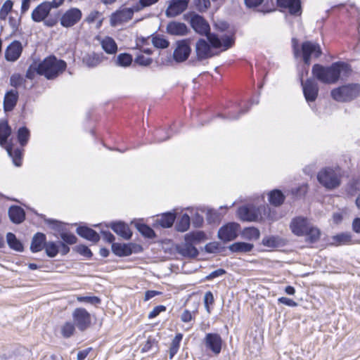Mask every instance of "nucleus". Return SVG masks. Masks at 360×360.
<instances>
[{
    "instance_id": "b1692460",
    "label": "nucleus",
    "mask_w": 360,
    "mask_h": 360,
    "mask_svg": "<svg viewBox=\"0 0 360 360\" xmlns=\"http://www.w3.org/2000/svg\"><path fill=\"white\" fill-rule=\"evenodd\" d=\"M76 232L79 236L93 243H97L100 240L99 234L94 229L87 226H80L77 228Z\"/></svg>"
},
{
    "instance_id": "20e7f679",
    "label": "nucleus",
    "mask_w": 360,
    "mask_h": 360,
    "mask_svg": "<svg viewBox=\"0 0 360 360\" xmlns=\"http://www.w3.org/2000/svg\"><path fill=\"white\" fill-rule=\"evenodd\" d=\"M331 97L338 102L346 103L356 99L360 96V84L349 83L333 89Z\"/></svg>"
},
{
    "instance_id": "a211bd4d",
    "label": "nucleus",
    "mask_w": 360,
    "mask_h": 360,
    "mask_svg": "<svg viewBox=\"0 0 360 360\" xmlns=\"http://www.w3.org/2000/svg\"><path fill=\"white\" fill-rule=\"evenodd\" d=\"M238 214L244 221H256L259 217V210L255 207L243 206L238 209Z\"/></svg>"
},
{
    "instance_id": "6ab92c4d",
    "label": "nucleus",
    "mask_w": 360,
    "mask_h": 360,
    "mask_svg": "<svg viewBox=\"0 0 360 360\" xmlns=\"http://www.w3.org/2000/svg\"><path fill=\"white\" fill-rule=\"evenodd\" d=\"M22 52V46L20 41H13L10 44L5 51V58L10 62L16 61Z\"/></svg>"
},
{
    "instance_id": "e433bc0d",
    "label": "nucleus",
    "mask_w": 360,
    "mask_h": 360,
    "mask_svg": "<svg viewBox=\"0 0 360 360\" xmlns=\"http://www.w3.org/2000/svg\"><path fill=\"white\" fill-rule=\"evenodd\" d=\"M193 30L201 36L206 37L212 34H220L217 32H212L210 24H190Z\"/></svg>"
},
{
    "instance_id": "2f4dec72",
    "label": "nucleus",
    "mask_w": 360,
    "mask_h": 360,
    "mask_svg": "<svg viewBox=\"0 0 360 360\" xmlns=\"http://www.w3.org/2000/svg\"><path fill=\"white\" fill-rule=\"evenodd\" d=\"M285 198V197L282 191L278 189H274L269 193V201L271 205L275 207L281 206L283 203Z\"/></svg>"
},
{
    "instance_id": "4d7b16f0",
    "label": "nucleus",
    "mask_w": 360,
    "mask_h": 360,
    "mask_svg": "<svg viewBox=\"0 0 360 360\" xmlns=\"http://www.w3.org/2000/svg\"><path fill=\"white\" fill-rule=\"evenodd\" d=\"M60 237L63 240V242L65 244L73 245L77 243V238L73 233L61 232Z\"/></svg>"
},
{
    "instance_id": "7c9ffc66",
    "label": "nucleus",
    "mask_w": 360,
    "mask_h": 360,
    "mask_svg": "<svg viewBox=\"0 0 360 360\" xmlns=\"http://www.w3.org/2000/svg\"><path fill=\"white\" fill-rule=\"evenodd\" d=\"M8 155L13 159L14 165L20 167L22 164V151L19 148H13L12 143H8L6 146Z\"/></svg>"
},
{
    "instance_id": "f257e3e1",
    "label": "nucleus",
    "mask_w": 360,
    "mask_h": 360,
    "mask_svg": "<svg viewBox=\"0 0 360 360\" xmlns=\"http://www.w3.org/2000/svg\"><path fill=\"white\" fill-rule=\"evenodd\" d=\"M216 30L221 34H212L207 39H199L195 46L197 60L202 61L210 58L215 55L213 49H219L226 51L233 47L236 41V30L230 27L229 24H214Z\"/></svg>"
},
{
    "instance_id": "a18cd8bd",
    "label": "nucleus",
    "mask_w": 360,
    "mask_h": 360,
    "mask_svg": "<svg viewBox=\"0 0 360 360\" xmlns=\"http://www.w3.org/2000/svg\"><path fill=\"white\" fill-rule=\"evenodd\" d=\"M18 141L21 146H25L30 139V131L26 127H20L17 134Z\"/></svg>"
},
{
    "instance_id": "864d4df0",
    "label": "nucleus",
    "mask_w": 360,
    "mask_h": 360,
    "mask_svg": "<svg viewBox=\"0 0 360 360\" xmlns=\"http://www.w3.org/2000/svg\"><path fill=\"white\" fill-rule=\"evenodd\" d=\"M196 9L200 12L206 11L210 6V0H193Z\"/></svg>"
},
{
    "instance_id": "1a4fd4ad",
    "label": "nucleus",
    "mask_w": 360,
    "mask_h": 360,
    "mask_svg": "<svg viewBox=\"0 0 360 360\" xmlns=\"http://www.w3.org/2000/svg\"><path fill=\"white\" fill-rule=\"evenodd\" d=\"M311 224L307 217L302 216L295 217L292 219L290 229L292 233L297 236H304Z\"/></svg>"
},
{
    "instance_id": "473e14b6",
    "label": "nucleus",
    "mask_w": 360,
    "mask_h": 360,
    "mask_svg": "<svg viewBox=\"0 0 360 360\" xmlns=\"http://www.w3.org/2000/svg\"><path fill=\"white\" fill-rule=\"evenodd\" d=\"M333 244L335 245H343L354 243L352 240V236L351 233H341L337 234L332 238Z\"/></svg>"
},
{
    "instance_id": "6e6552de",
    "label": "nucleus",
    "mask_w": 360,
    "mask_h": 360,
    "mask_svg": "<svg viewBox=\"0 0 360 360\" xmlns=\"http://www.w3.org/2000/svg\"><path fill=\"white\" fill-rule=\"evenodd\" d=\"M191 52L189 40L182 39L176 41V48L174 50L173 58L175 62L179 63L186 61Z\"/></svg>"
},
{
    "instance_id": "cd10ccee",
    "label": "nucleus",
    "mask_w": 360,
    "mask_h": 360,
    "mask_svg": "<svg viewBox=\"0 0 360 360\" xmlns=\"http://www.w3.org/2000/svg\"><path fill=\"white\" fill-rule=\"evenodd\" d=\"M168 34L174 36H184L188 33L189 28L186 24H167Z\"/></svg>"
},
{
    "instance_id": "774afa93",
    "label": "nucleus",
    "mask_w": 360,
    "mask_h": 360,
    "mask_svg": "<svg viewBox=\"0 0 360 360\" xmlns=\"http://www.w3.org/2000/svg\"><path fill=\"white\" fill-rule=\"evenodd\" d=\"M226 271L224 269H218L211 272L207 276H206L205 278V281H211L215 278H217L219 276H221L226 274Z\"/></svg>"
},
{
    "instance_id": "79ce46f5",
    "label": "nucleus",
    "mask_w": 360,
    "mask_h": 360,
    "mask_svg": "<svg viewBox=\"0 0 360 360\" xmlns=\"http://www.w3.org/2000/svg\"><path fill=\"white\" fill-rule=\"evenodd\" d=\"M191 219L187 214H184L176 223L175 228L178 231L184 232L190 226Z\"/></svg>"
},
{
    "instance_id": "f03ea898",
    "label": "nucleus",
    "mask_w": 360,
    "mask_h": 360,
    "mask_svg": "<svg viewBox=\"0 0 360 360\" xmlns=\"http://www.w3.org/2000/svg\"><path fill=\"white\" fill-rule=\"evenodd\" d=\"M349 70L347 63L335 62L330 66L315 64L312 67L311 72L316 79L323 84H335L339 80L341 73H347Z\"/></svg>"
},
{
    "instance_id": "49530a36",
    "label": "nucleus",
    "mask_w": 360,
    "mask_h": 360,
    "mask_svg": "<svg viewBox=\"0 0 360 360\" xmlns=\"http://www.w3.org/2000/svg\"><path fill=\"white\" fill-rule=\"evenodd\" d=\"M183 338L181 333H177L172 341L171 346L169 347V358L172 359L174 356L177 353L180 342Z\"/></svg>"
},
{
    "instance_id": "f704fd0d",
    "label": "nucleus",
    "mask_w": 360,
    "mask_h": 360,
    "mask_svg": "<svg viewBox=\"0 0 360 360\" xmlns=\"http://www.w3.org/2000/svg\"><path fill=\"white\" fill-rule=\"evenodd\" d=\"M205 239V234L203 231H197L186 233L184 236V241L191 244L198 243Z\"/></svg>"
},
{
    "instance_id": "393cba45",
    "label": "nucleus",
    "mask_w": 360,
    "mask_h": 360,
    "mask_svg": "<svg viewBox=\"0 0 360 360\" xmlns=\"http://www.w3.org/2000/svg\"><path fill=\"white\" fill-rule=\"evenodd\" d=\"M8 216L13 223L19 224L25 220V212L20 206L12 205L8 209Z\"/></svg>"
},
{
    "instance_id": "c03bdc74",
    "label": "nucleus",
    "mask_w": 360,
    "mask_h": 360,
    "mask_svg": "<svg viewBox=\"0 0 360 360\" xmlns=\"http://www.w3.org/2000/svg\"><path fill=\"white\" fill-rule=\"evenodd\" d=\"M75 324L70 321L65 322L60 328V333L65 338H69L72 336L75 332Z\"/></svg>"
},
{
    "instance_id": "bf43d9fd",
    "label": "nucleus",
    "mask_w": 360,
    "mask_h": 360,
    "mask_svg": "<svg viewBox=\"0 0 360 360\" xmlns=\"http://www.w3.org/2000/svg\"><path fill=\"white\" fill-rule=\"evenodd\" d=\"M74 250L82 256L91 258L93 255L91 250L84 245H79L75 247Z\"/></svg>"
},
{
    "instance_id": "9b49d317",
    "label": "nucleus",
    "mask_w": 360,
    "mask_h": 360,
    "mask_svg": "<svg viewBox=\"0 0 360 360\" xmlns=\"http://www.w3.org/2000/svg\"><path fill=\"white\" fill-rule=\"evenodd\" d=\"M240 225L236 222H231L221 226L218 231V238L224 242L233 240L238 236Z\"/></svg>"
},
{
    "instance_id": "aec40b11",
    "label": "nucleus",
    "mask_w": 360,
    "mask_h": 360,
    "mask_svg": "<svg viewBox=\"0 0 360 360\" xmlns=\"http://www.w3.org/2000/svg\"><path fill=\"white\" fill-rule=\"evenodd\" d=\"M278 6L288 8L292 15L300 16L302 14L300 0H276Z\"/></svg>"
},
{
    "instance_id": "680f3d73",
    "label": "nucleus",
    "mask_w": 360,
    "mask_h": 360,
    "mask_svg": "<svg viewBox=\"0 0 360 360\" xmlns=\"http://www.w3.org/2000/svg\"><path fill=\"white\" fill-rule=\"evenodd\" d=\"M157 341L150 337L148 338L146 343L141 347V352H147L153 350V347H157Z\"/></svg>"
},
{
    "instance_id": "603ef678",
    "label": "nucleus",
    "mask_w": 360,
    "mask_h": 360,
    "mask_svg": "<svg viewBox=\"0 0 360 360\" xmlns=\"http://www.w3.org/2000/svg\"><path fill=\"white\" fill-rule=\"evenodd\" d=\"M39 65L37 63H33L30 65L27 72H26V77L30 79H33L35 77V75H39Z\"/></svg>"
},
{
    "instance_id": "5701e85b",
    "label": "nucleus",
    "mask_w": 360,
    "mask_h": 360,
    "mask_svg": "<svg viewBox=\"0 0 360 360\" xmlns=\"http://www.w3.org/2000/svg\"><path fill=\"white\" fill-rule=\"evenodd\" d=\"M110 227L115 233L126 240L130 239L132 236V232L129 226L124 222H112Z\"/></svg>"
},
{
    "instance_id": "2eb2a0df",
    "label": "nucleus",
    "mask_w": 360,
    "mask_h": 360,
    "mask_svg": "<svg viewBox=\"0 0 360 360\" xmlns=\"http://www.w3.org/2000/svg\"><path fill=\"white\" fill-rule=\"evenodd\" d=\"M141 247L134 243H112V252L119 257H126L132 254L133 252H137L138 250H141Z\"/></svg>"
},
{
    "instance_id": "8fccbe9b",
    "label": "nucleus",
    "mask_w": 360,
    "mask_h": 360,
    "mask_svg": "<svg viewBox=\"0 0 360 360\" xmlns=\"http://www.w3.org/2000/svg\"><path fill=\"white\" fill-rule=\"evenodd\" d=\"M103 14L97 11H92L84 19V22H103L104 20Z\"/></svg>"
},
{
    "instance_id": "9d476101",
    "label": "nucleus",
    "mask_w": 360,
    "mask_h": 360,
    "mask_svg": "<svg viewBox=\"0 0 360 360\" xmlns=\"http://www.w3.org/2000/svg\"><path fill=\"white\" fill-rule=\"evenodd\" d=\"M13 1L6 0L0 9V20L5 21L8 18L9 22H20L21 17L13 9Z\"/></svg>"
},
{
    "instance_id": "de8ad7c7",
    "label": "nucleus",
    "mask_w": 360,
    "mask_h": 360,
    "mask_svg": "<svg viewBox=\"0 0 360 360\" xmlns=\"http://www.w3.org/2000/svg\"><path fill=\"white\" fill-rule=\"evenodd\" d=\"M184 19L187 22H207V21L200 14L194 12L189 11L184 15Z\"/></svg>"
},
{
    "instance_id": "13d9d810",
    "label": "nucleus",
    "mask_w": 360,
    "mask_h": 360,
    "mask_svg": "<svg viewBox=\"0 0 360 360\" xmlns=\"http://www.w3.org/2000/svg\"><path fill=\"white\" fill-rule=\"evenodd\" d=\"M153 46L158 49H165L169 46V41L160 37H154L152 39Z\"/></svg>"
},
{
    "instance_id": "09e8293b",
    "label": "nucleus",
    "mask_w": 360,
    "mask_h": 360,
    "mask_svg": "<svg viewBox=\"0 0 360 360\" xmlns=\"http://www.w3.org/2000/svg\"><path fill=\"white\" fill-rule=\"evenodd\" d=\"M44 249L46 255L51 258L55 257L59 252L58 245L53 241L46 242Z\"/></svg>"
},
{
    "instance_id": "39448f33",
    "label": "nucleus",
    "mask_w": 360,
    "mask_h": 360,
    "mask_svg": "<svg viewBox=\"0 0 360 360\" xmlns=\"http://www.w3.org/2000/svg\"><path fill=\"white\" fill-rule=\"evenodd\" d=\"M341 172L339 167H325L317 174L319 182L326 188L333 190L341 184Z\"/></svg>"
},
{
    "instance_id": "dca6fc26",
    "label": "nucleus",
    "mask_w": 360,
    "mask_h": 360,
    "mask_svg": "<svg viewBox=\"0 0 360 360\" xmlns=\"http://www.w3.org/2000/svg\"><path fill=\"white\" fill-rule=\"evenodd\" d=\"M51 10L49 1H44L38 5L32 12L31 18L33 21L39 22L45 20Z\"/></svg>"
},
{
    "instance_id": "e2e57ef3",
    "label": "nucleus",
    "mask_w": 360,
    "mask_h": 360,
    "mask_svg": "<svg viewBox=\"0 0 360 360\" xmlns=\"http://www.w3.org/2000/svg\"><path fill=\"white\" fill-rule=\"evenodd\" d=\"M134 62L136 63L139 64V65L146 67V66L150 65L152 63L153 60L150 58L145 57L143 55L141 54V55H138L136 57Z\"/></svg>"
},
{
    "instance_id": "c9c22d12",
    "label": "nucleus",
    "mask_w": 360,
    "mask_h": 360,
    "mask_svg": "<svg viewBox=\"0 0 360 360\" xmlns=\"http://www.w3.org/2000/svg\"><path fill=\"white\" fill-rule=\"evenodd\" d=\"M304 236H306V241L307 243H314L319 240L321 236V231L319 228L311 224Z\"/></svg>"
},
{
    "instance_id": "ddd939ff",
    "label": "nucleus",
    "mask_w": 360,
    "mask_h": 360,
    "mask_svg": "<svg viewBox=\"0 0 360 360\" xmlns=\"http://www.w3.org/2000/svg\"><path fill=\"white\" fill-rule=\"evenodd\" d=\"M304 98L307 102H314L319 94V85L313 79H307L305 82L301 79Z\"/></svg>"
},
{
    "instance_id": "a878e982",
    "label": "nucleus",
    "mask_w": 360,
    "mask_h": 360,
    "mask_svg": "<svg viewBox=\"0 0 360 360\" xmlns=\"http://www.w3.org/2000/svg\"><path fill=\"white\" fill-rule=\"evenodd\" d=\"M46 243V236L44 233L38 232L35 233L32 239L30 250L32 252H38L44 248Z\"/></svg>"
},
{
    "instance_id": "0eeeda50",
    "label": "nucleus",
    "mask_w": 360,
    "mask_h": 360,
    "mask_svg": "<svg viewBox=\"0 0 360 360\" xmlns=\"http://www.w3.org/2000/svg\"><path fill=\"white\" fill-rule=\"evenodd\" d=\"M72 317L73 323L82 332L86 330L91 326V314L84 308L78 307L72 311Z\"/></svg>"
},
{
    "instance_id": "58836bf2",
    "label": "nucleus",
    "mask_w": 360,
    "mask_h": 360,
    "mask_svg": "<svg viewBox=\"0 0 360 360\" xmlns=\"http://www.w3.org/2000/svg\"><path fill=\"white\" fill-rule=\"evenodd\" d=\"M11 134V128L7 122L0 123V145L4 146L7 143L8 138Z\"/></svg>"
},
{
    "instance_id": "7ed1b4c3",
    "label": "nucleus",
    "mask_w": 360,
    "mask_h": 360,
    "mask_svg": "<svg viewBox=\"0 0 360 360\" xmlns=\"http://www.w3.org/2000/svg\"><path fill=\"white\" fill-rule=\"evenodd\" d=\"M39 75H44L48 79L57 77L66 69L67 64L63 60H58L56 56H51L39 63Z\"/></svg>"
},
{
    "instance_id": "4468645a",
    "label": "nucleus",
    "mask_w": 360,
    "mask_h": 360,
    "mask_svg": "<svg viewBox=\"0 0 360 360\" xmlns=\"http://www.w3.org/2000/svg\"><path fill=\"white\" fill-rule=\"evenodd\" d=\"M190 0H169L165 14L168 18H174L186 10Z\"/></svg>"
},
{
    "instance_id": "c85d7f7f",
    "label": "nucleus",
    "mask_w": 360,
    "mask_h": 360,
    "mask_svg": "<svg viewBox=\"0 0 360 360\" xmlns=\"http://www.w3.org/2000/svg\"><path fill=\"white\" fill-rule=\"evenodd\" d=\"M82 18L79 8H73L67 11L63 15L60 22H77Z\"/></svg>"
},
{
    "instance_id": "ea45409f",
    "label": "nucleus",
    "mask_w": 360,
    "mask_h": 360,
    "mask_svg": "<svg viewBox=\"0 0 360 360\" xmlns=\"http://www.w3.org/2000/svg\"><path fill=\"white\" fill-rule=\"evenodd\" d=\"M175 218V214L167 212L161 216L160 219H158V222L162 227L169 228L173 225Z\"/></svg>"
},
{
    "instance_id": "0e129e2a",
    "label": "nucleus",
    "mask_w": 360,
    "mask_h": 360,
    "mask_svg": "<svg viewBox=\"0 0 360 360\" xmlns=\"http://www.w3.org/2000/svg\"><path fill=\"white\" fill-rule=\"evenodd\" d=\"M221 245L218 242H212L205 245V250L208 253H216L220 250Z\"/></svg>"
},
{
    "instance_id": "f8f14e48",
    "label": "nucleus",
    "mask_w": 360,
    "mask_h": 360,
    "mask_svg": "<svg viewBox=\"0 0 360 360\" xmlns=\"http://www.w3.org/2000/svg\"><path fill=\"white\" fill-rule=\"evenodd\" d=\"M139 11V6H134L131 8L121 7L120 9L112 13L110 22H124L131 19L134 13Z\"/></svg>"
},
{
    "instance_id": "6e6d98bb",
    "label": "nucleus",
    "mask_w": 360,
    "mask_h": 360,
    "mask_svg": "<svg viewBox=\"0 0 360 360\" xmlns=\"http://www.w3.org/2000/svg\"><path fill=\"white\" fill-rule=\"evenodd\" d=\"M244 235L248 239L257 240L260 236V232L258 229L250 227L245 229Z\"/></svg>"
},
{
    "instance_id": "423d86ee",
    "label": "nucleus",
    "mask_w": 360,
    "mask_h": 360,
    "mask_svg": "<svg viewBox=\"0 0 360 360\" xmlns=\"http://www.w3.org/2000/svg\"><path fill=\"white\" fill-rule=\"evenodd\" d=\"M292 47L294 56L296 58L300 55L311 56V55L314 54V56L318 58L322 55L320 45L310 41H304L301 45V49H300L298 40L295 38H292Z\"/></svg>"
},
{
    "instance_id": "4be33fe9",
    "label": "nucleus",
    "mask_w": 360,
    "mask_h": 360,
    "mask_svg": "<svg viewBox=\"0 0 360 360\" xmlns=\"http://www.w3.org/2000/svg\"><path fill=\"white\" fill-rule=\"evenodd\" d=\"M176 250L178 254L184 257L194 259L199 255L198 249L193 245L184 241L176 246Z\"/></svg>"
},
{
    "instance_id": "052dcab7",
    "label": "nucleus",
    "mask_w": 360,
    "mask_h": 360,
    "mask_svg": "<svg viewBox=\"0 0 360 360\" xmlns=\"http://www.w3.org/2000/svg\"><path fill=\"white\" fill-rule=\"evenodd\" d=\"M360 191V180L355 179L350 182L347 192L350 195H354Z\"/></svg>"
},
{
    "instance_id": "c756f323",
    "label": "nucleus",
    "mask_w": 360,
    "mask_h": 360,
    "mask_svg": "<svg viewBox=\"0 0 360 360\" xmlns=\"http://www.w3.org/2000/svg\"><path fill=\"white\" fill-rule=\"evenodd\" d=\"M254 245L246 242H236L229 246V250L236 253H248L252 250Z\"/></svg>"
},
{
    "instance_id": "bb28decb",
    "label": "nucleus",
    "mask_w": 360,
    "mask_h": 360,
    "mask_svg": "<svg viewBox=\"0 0 360 360\" xmlns=\"http://www.w3.org/2000/svg\"><path fill=\"white\" fill-rule=\"evenodd\" d=\"M18 93L15 90L8 91L4 98V109L6 112L11 111L16 105Z\"/></svg>"
},
{
    "instance_id": "412c9836",
    "label": "nucleus",
    "mask_w": 360,
    "mask_h": 360,
    "mask_svg": "<svg viewBox=\"0 0 360 360\" xmlns=\"http://www.w3.org/2000/svg\"><path fill=\"white\" fill-rule=\"evenodd\" d=\"M107 59L102 53H86L82 57V63L89 68H94Z\"/></svg>"
},
{
    "instance_id": "f3484780",
    "label": "nucleus",
    "mask_w": 360,
    "mask_h": 360,
    "mask_svg": "<svg viewBox=\"0 0 360 360\" xmlns=\"http://www.w3.org/2000/svg\"><path fill=\"white\" fill-rule=\"evenodd\" d=\"M205 344L215 355H218L221 350L222 339L217 333H207L205 338Z\"/></svg>"
},
{
    "instance_id": "5fc2aeb1",
    "label": "nucleus",
    "mask_w": 360,
    "mask_h": 360,
    "mask_svg": "<svg viewBox=\"0 0 360 360\" xmlns=\"http://www.w3.org/2000/svg\"><path fill=\"white\" fill-rule=\"evenodd\" d=\"M77 300L79 302H87L91 304H100L101 300L97 296H77Z\"/></svg>"
},
{
    "instance_id": "69168bd1",
    "label": "nucleus",
    "mask_w": 360,
    "mask_h": 360,
    "mask_svg": "<svg viewBox=\"0 0 360 360\" xmlns=\"http://www.w3.org/2000/svg\"><path fill=\"white\" fill-rule=\"evenodd\" d=\"M23 81H24V79L19 74H13L10 78L11 85L15 88L20 86Z\"/></svg>"
},
{
    "instance_id": "37998d69",
    "label": "nucleus",
    "mask_w": 360,
    "mask_h": 360,
    "mask_svg": "<svg viewBox=\"0 0 360 360\" xmlns=\"http://www.w3.org/2000/svg\"><path fill=\"white\" fill-rule=\"evenodd\" d=\"M135 226L144 237L148 238H153L155 237V231L149 226L145 224L136 223Z\"/></svg>"
},
{
    "instance_id": "72a5a7b5",
    "label": "nucleus",
    "mask_w": 360,
    "mask_h": 360,
    "mask_svg": "<svg viewBox=\"0 0 360 360\" xmlns=\"http://www.w3.org/2000/svg\"><path fill=\"white\" fill-rule=\"evenodd\" d=\"M102 49L108 54H115L117 51V46L115 40L110 37H105L101 41Z\"/></svg>"
},
{
    "instance_id": "4c0bfd02",
    "label": "nucleus",
    "mask_w": 360,
    "mask_h": 360,
    "mask_svg": "<svg viewBox=\"0 0 360 360\" xmlns=\"http://www.w3.org/2000/svg\"><path fill=\"white\" fill-rule=\"evenodd\" d=\"M7 243L10 248L18 251H23V245L22 243L16 238L15 235L13 233H8L6 235Z\"/></svg>"
},
{
    "instance_id": "338daca9",
    "label": "nucleus",
    "mask_w": 360,
    "mask_h": 360,
    "mask_svg": "<svg viewBox=\"0 0 360 360\" xmlns=\"http://www.w3.org/2000/svg\"><path fill=\"white\" fill-rule=\"evenodd\" d=\"M214 302V296L211 291H207L204 295V304L207 311L210 313V305Z\"/></svg>"
},
{
    "instance_id": "a19ab883",
    "label": "nucleus",
    "mask_w": 360,
    "mask_h": 360,
    "mask_svg": "<svg viewBox=\"0 0 360 360\" xmlns=\"http://www.w3.org/2000/svg\"><path fill=\"white\" fill-rule=\"evenodd\" d=\"M263 245L268 248H278L282 245L283 240L278 236L264 237L262 240Z\"/></svg>"
},
{
    "instance_id": "3c124183",
    "label": "nucleus",
    "mask_w": 360,
    "mask_h": 360,
    "mask_svg": "<svg viewBox=\"0 0 360 360\" xmlns=\"http://www.w3.org/2000/svg\"><path fill=\"white\" fill-rule=\"evenodd\" d=\"M132 57L129 53H120L117 56L116 64L119 66L127 67L131 65Z\"/></svg>"
}]
</instances>
